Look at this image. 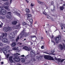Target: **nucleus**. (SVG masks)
<instances>
[{"label":"nucleus","instance_id":"1","mask_svg":"<svg viewBox=\"0 0 65 65\" xmlns=\"http://www.w3.org/2000/svg\"><path fill=\"white\" fill-rule=\"evenodd\" d=\"M29 35H30L29 33L24 32V30H23L20 33L19 36H20V37L21 38V37H27V36H28Z\"/></svg>","mask_w":65,"mask_h":65},{"label":"nucleus","instance_id":"2","mask_svg":"<svg viewBox=\"0 0 65 65\" xmlns=\"http://www.w3.org/2000/svg\"><path fill=\"white\" fill-rule=\"evenodd\" d=\"M9 36L10 38L11 41H12L14 40V39H13V38L15 37V34H14V33L13 32H10V34L9 35Z\"/></svg>","mask_w":65,"mask_h":65},{"label":"nucleus","instance_id":"3","mask_svg":"<svg viewBox=\"0 0 65 65\" xmlns=\"http://www.w3.org/2000/svg\"><path fill=\"white\" fill-rule=\"evenodd\" d=\"M4 5H8L5 6L4 5H3V6L4 8H5L8 11H9V10H10V9L8 8V7H9V6H10V4L9 3V2H7L6 3H5Z\"/></svg>","mask_w":65,"mask_h":65},{"label":"nucleus","instance_id":"4","mask_svg":"<svg viewBox=\"0 0 65 65\" xmlns=\"http://www.w3.org/2000/svg\"><path fill=\"white\" fill-rule=\"evenodd\" d=\"M0 12L1 14L3 15H5L6 13V11L0 6Z\"/></svg>","mask_w":65,"mask_h":65},{"label":"nucleus","instance_id":"5","mask_svg":"<svg viewBox=\"0 0 65 65\" xmlns=\"http://www.w3.org/2000/svg\"><path fill=\"white\" fill-rule=\"evenodd\" d=\"M12 29L11 28L5 27L3 28V30L4 32H8L11 31Z\"/></svg>","mask_w":65,"mask_h":65},{"label":"nucleus","instance_id":"6","mask_svg":"<svg viewBox=\"0 0 65 65\" xmlns=\"http://www.w3.org/2000/svg\"><path fill=\"white\" fill-rule=\"evenodd\" d=\"M3 36H2V35L0 36V40L1 39H2V38H4V37H6L7 34V33L5 32L3 33Z\"/></svg>","mask_w":65,"mask_h":65},{"label":"nucleus","instance_id":"7","mask_svg":"<svg viewBox=\"0 0 65 65\" xmlns=\"http://www.w3.org/2000/svg\"><path fill=\"white\" fill-rule=\"evenodd\" d=\"M55 39L56 41V43H58V41L61 39V37L60 36H59L55 38Z\"/></svg>","mask_w":65,"mask_h":65},{"label":"nucleus","instance_id":"8","mask_svg":"<svg viewBox=\"0 0 65 65\" xmlns=\"http://www.w3.org/2000/svg\"><path fill=\"white\" fill-rule=\"evenodd\" d=\"M63 45H62L61 44H59L58 45V47L60 49H61V50H62L63 49V48H65V45L64 43H63Z\"/></svg>","mask_w":65,"mask_h":65},{"label":"nucleus","instance_id":"9","mask_svg":"<svg viewBox=\"0 0 65 65\" xmlns=\"http://www.w3.org/2000/svg\"><path fill=\"white\" fill-rule=\"evenodd\" d=\"M2 41L4 43H8V39L5 38H2Z\"/></svg>","mask_w":65,"mask_h":65},{"label":"nucleus","instance_id":"10","mask_svg":"<svg viewBox=\"0 0 65 65\" xmlns=\"http://www.w3.org/2000/svg\"><path fill=\"white\" fill-rule=\"evenodd\" d=\"M7 15L6 16L7 18H11V12H8L7 13Z\"/></svg>","mask_w":65,"mask_h":65},{"label":"nucleus","instance_id":"11","mask_svg":"<svg viewBox=\"0 0 65 65\" xmlns=\"http://www.w3.org/2000/svg\"><path fill=\"white\" fill-rule=\"evenodd\" d=\"M14 60L15 61H16V62H20V58L19 57H14Z\"/></svg>","mask_w":65,"mask_h":65},{"label":"nucleus","instance_id":"12","mask_svg":"<svg viewBox=\"0 0 65 65\" xmlns=\"http://www.w3.org/2000/svg\"><path fill=\"white\" fill-rule=\"evenodd\" d=\"M22 25L23 26L24 25H28V26H27L26 27L27 28L28 27H30V26H29V23L28 22H27V24H26V23L25 22H23Z\"/></svg>","mask_w":65,"mask_h":65},{"label":"nucleus","instance_id":"13","mask_svg":"<svg viewBox=\"0 0 65 65\" xmlns=\"http://www.w3.org/2000/svg\"><path fill=\"white\" fill-rule=\"evenodd\" d=\"M12 56H10L9 57V61L11 63H12V62H13V61L12 60Z\"/></svg>","mask_w":65,"mask_h":65},{"label":"nucleus","instance_id":"14","mask_svg":"<svg viewBox=\"0 0 65 65\" xmlns=\"http://www.w3.org/2000/svg\"><path fill=\"white\" fill-rule=\"evenodd\" d=\"M23 49H24V50H25L26 51H30V50L29 49L28 47L26 46L24 47L23 48Z\"/></svg>","mask_w":65,"mask_h":65},{"label":"nucleus","instance_id":"15","mask_svg":"<svg viewBox=\"0 0 65 65\" xmlns=\"http://www.w3.org/2000/svg\"><path fill=\"white\" fill-rule=\"evenodd\" d=\"M5 48H6V49L5 48H3L2 49V52H3V50H4V49H5V50H4V51H6L7 50V49H9V47L7 45L5 47Z\"/></svg>","mask_w":65,"mask_h":65},{"label":"nucleus","instance_id":"16","mask_svg":"<svg viewBox=\"0 0 65 65\" xmlns=\"http://www.w3.org/2000/svg\"><path fill=\"white\" fill-rule=\"evenodd\" d=\"M50 56L49 55H45L44 56V58L46 59L49 60L50 59Z\"/></svg>","mask_w":65,"mask_h":65},{"label":"nucleus","instance_id":"17","mask_svg":"<svg viewBox=\"0 0 65 65\" xmlns=\"http://www.w3.org/2000/svg\"><path fill=\"white\" fill-rule=\"evenodd\" d=\"M5 50V49H3V52L6 55L7 54V50H5V51H4V50Z\"/></svg>","mask_w":65,"mask_h":65},{"label":"nucleus","instance_id":"18","mask_svg":"<svg viewBox=\"0 0 65 65\" xmlns=\"http://www.w3.org/2000/svg\"><path fill=\"white\" fill-rule=\"evenodd\" d=\"M27 20H28V19H30L29 18H31L32 16H31V14H27Z\"/></svg>","mask_w":65,"mask_h":65},{"label":"nucleus","instance_id":"19","mask_svg":"<svg viewBox=\"0 0 65 65\" xmlns=\"http://www.w3.org/2000/svg\"><path fill=\"white\" fill-rule=\"evenodd\" d=\"M31 55H35V51H31L30 52Z\"/></svg>","mask_w":65,"mask_h":65},{"label":"nucleus","instance_id":"20","mask_svg":"<svg viewBox=\"0 0 65 65\" xmlns=\"http://www.w3.org/2000/svg\"><path fill=\"white\" fill-rule=\"evenodd\" d=\"M13 50H19V47H15L12 48Z\"/></svg>","mask_w":65,"mask_h":65},{"label":"nucleus","instance_id":"21","mask_svg":"<svg viewBox=\"0 0 65 65\" xmlns=\"http://www.w3.org/2000/svg\"><path fill=\"white\" fill-rule=\"evenodd\" d=\"M15 45H16V43L15 42H13L12 43L11 45V46H12V47L15 46Z\"/></svg>","mask_w":65,"mask_h":65},{"label":"nucleus","instance_id":"22","mask_svg":"<svg viewBox=\"0 0 65 65\" xmlns=\"http://www.w3.org/2000/svg\"><path fill=\"white\" fill-rule=\"evenodd\" d=\"M47 18L50 19V20H52V21H53V18H52V17H51L50 16H47Z\"/></svg>","mask_w":65,"mask_h":65},{"label":"nucleus","instance_id":"23","mask_svg":"<svg viewBox=\"0 0 65 65\" xmlns=\"http://www.w3.org/2000/svg\"><path fill=\"white\" fill-rule=\"evenodd\" d=\"M17 21H14L12 22V25H16L17 24Z\"/></svg>","mask_w":65,"mask_h":65},{"label":"nucleus","instance_id":"24","mask_svg":"<svg viewBox=\"0 0 65 65\" xmlns=\"http://www.w3.org/2000/svg\"><path fill=\"white\" fill-rule=\"evenodd\" d=\"M20 25V24L17 25L16 27L17 28V29H20V27H21Z\"/></svg>","mask_w":65,"mask_h":65},{"label":"nucleus","instance_id":"25","mask_svg":"<svg viewBox=\"0 0 65 65\" xmlns=\"http://www.w3.org/2000/svg\"><path fill=\"white\" fill-rule=\"evenodd\" d=\"M14 12L15 13L16 15H18V16H20V13L18 12Z\"/></svg>","mask_w":65,"mask_h":65},{"label":"nucleus","instance_id":"26","mask_svg":"<svg viewBox=\"0 0 65 65\" xmlns=\"http://www.w3.org/2000/svg\"><path fill=\"white\" fill-rule=\"evenodd\" d=\"M21 61L22 62H25V59H24V58H21Z\"/></svg>","mask_w":65,"mask_h":65},{"label":"nucleus","instance_id":"27","mask_svg":"<svg viewBox=\"0 0 65 65\" xmlns=\"http://www.w3.org/2000/svg\"><path fill=\"white\" fill-rule=\"evenodd\" d=\"M38 3H39L41 5H44V3H42V2H40L39 1H38Z\"/></svg>","mask_w":65,"mask_h":65},{"label":"nucleus","instance_id":"28","mask_svg":"<svg viewBox=\"0 0 65 65\" xmlns=\"http://www.w3.org/2000/svg\"><path fill=\"white\" fill-rule=\"evenodd\" d=\"M26 12L28 13V12L29 13L30 12V10L28 9H26Z\"/></svg>","mask_w":65,"mask_h":65},{"label":"nucleus","instance_id":"29","mask_svg":"<svg viewBox=\"0 0 65 65\" xmlns=\"http://www.w3.org/2000/svg\"><path fill=\"white\" fill-rule=\"evenodd\" d=\"M18 55H20V54H18V53H17V54H15L14 55V57H18Z\"/></svg>","mask_w":65,"mask_h":65},{"label":"nucleus","instance_id":"30","mask_svg":"<svg viewBox=\"0 0 65 65\" xmlns=\"http://www.w3.org/2000/svg\"><path fill=\"white\" fill-rule=\"evenodd\" d=\"M60 9L61 10H63V9H64V7H63V6L60 7Z\"/></svg>","mask_w":65,"mask_h":65},{"label":"nucleus","instance_id":"31","mask_svg":"<svg viewBox=\"0 0 65 65\" xmlns=\"http://www.w3.org/2000/svg\"><path fill=\"white\" fill-rule=\"evenodd\" d=\"M19 38L20 37H19V36H18V37H17V38L16 39V41H17V42L19 40Z\"/></svg>","mask_w":65,"mask_h":65},{"label":"nucleus","instance_id":"32","mask_svg":"<svg viewBox=\"0 0 65 65\" xmlns=\"http://www.w3.org/2000/svg\"><path fill=\"white\" fill-rule=\"evenodd\" d=\"M29 22L30 23H32L33 22V20H32V19H30L29 20Z\"/></svg>","mask_w":65,"mask_h":65},{"label":"nucleus","instance_id":"33","mask_svg":"<svg viewBox=\"0 0 65 65\" xmlns=\"http://www.w3.org/2000/svg\"><path fill=\"white\" fill-rule=\"evenodd\" d=\"M43 14H44L45 15H46L47 14V13L46 12H45L44 11L43 12Z\"/></svg>","mask_w":65,"mask_h":65},{"label":"nucleus","instance_id":"34","mask_svg":"<svg viewBox=\"0 0 65 65\" xmlns=\"http://www.w3.org/2000/svg\"><path fill=\"white\" fill-rule=\"evenodd\" d=\"M31 38H34V37H36V36H30Z\"/></svg>","mask_w":65,"mask_h":65},{"label":"nucleus","instance_id":"35","mask_svg":"<svg viewBox=\"0 0 65 65\" xmlns=\"http://www.w3.org/2000/svg\"><path fill=\"white\" fill-rule=\"evenodd\" d=\"M57 61H58L59 63H60V61H61V59L59 58L58 59Z\"/></svg>","mask_w":65,"mask_h":65},{"label":"nucleus","instance_id":"36","mask_svg":"<svg viewBox=\"0 0 65 65\" xmlns=\"http://www.w3.org/2000/svg\"><path fill=\"white\" fill-rule=\"evenodd\" d=\"M46 54H48V55H51V54H53V53H46Z\"/></svg>","mask_w":65,"mask_h":65},{"label":"nucleus","instance_id":"37","mask_svg":"<svg viewBox=\"0 0 65 65\" xmlns=\"http://www.w3.org/2000/svg\"><path fill=\"white\" fill-rule=\"evenodd\" d=\"M9 56V54L7 55V59H8V57Z\"/></svg>","mask_w":65,"mask_h":65},{"label":"nucleus","instance_id":"38","mask_svg":"<svg viewBox=\"0 0 65 65\" xmlns=\"http://www.w3.org/2000/svg\"><path fill=\"white\" fill-rule=\"evenodd\" d=\"M36 59H38V60L39 59V57L38 56H36Z\"/></svg>","mask_w":65,"mask_h":65},{"label":"nucleus","instance_id":"39","mask_svg":"<svg viewBox=\"0 0 65 65\" xmlns=\"http://www.w3.org/2000/svg\"><path fill=\"white\" fill-rule=\"evenodd\" d=\"M0 46H3V44H2V43H0Z\"/></svg>","mask_w":65,"mask_h":65},{"label":"nucleus","instance_id":"40","mask_svg":"<svg viewBox=\"0 0 65 65\" xmlns=\"http://www.w3.org/2000/svg\"><path fill=\"white\" fill-rule=\"evenodd\" d=\"M51 52L52 53H54L55 52V51L54 50H52L51 51Z\"/></svg>","mask_w":65,"mask_h":65},{"label":"nucleus","instance_id":"41","mask_svg":"<svg viewBox=\"0 0 65 65\" xmlns=\"http://www.w3.org/2000/svg\"><path fill=\"white\" fill-rule=\"evenodd\" d=\"M3 24L2 23V24H1L0 25V28H1V27H2V26H3Z\"/></svg>","mask_w":65,"mask_h":65},{"label":"nucleus","instance_id":"42","mask_svg":"<svg viewBox=\"0 0 65 65\" xmlns=\"http://www.w3.org/2000/svg\"><path fill=\"white\" fill-rule=\"evenodd\" d=\"M41 48H42V49H43V48H44V46H42L41 47Z\"/></svg>","mask_w":65,"mask_h":65},{"label":"nucleus","instance_id":"43","mask_svg":"<svg viewBox=\"0 0 65 65\" xmlns=\"http://www.w3.org/2000/svg\"><path fill=\"white\" fill-rule=\"evenodd\" d=\"M60 27L61 28V30H63V27H62V26H61Z\"/></svg>","mask_w":65,"mask_h":65},{"label":"nucleus","instance_id":"44","mask_svg":"<svg viewBox=\"0 0 65 65\" xmlns=\"http://www.w3.org/2000/svg\"><path fill=\"white\" fill-rule=\"evenodd\" d=\"M55 60H56V61H58V59L56 57H55Z\"/></svg>","mask_w":65,"mask_h":65},{"label":"nucleus","instance_id":"45","mask_svg":"<svg viewBox=\"0 0 65 65\" xmlns=\"http://www.w3.org/2000/svg\"><path fill=\"white\" fill-rule=\"evenodd\" d=\"M30 27H32V23H30Z\"/></svg>","mask_w":65,"mask_h":65},{"label":"nucleus","instance_id":"46","mask_svg":"<svg viewBox=\"0 0 65 65\" xmlns=\"http://www.w3.org/2000/svg\"><path fill=\"white\" fill-rule=\"evenodd\" d=\"M31 6H34V5H33L32 4V3H31Z\"/></svg>","mask_w":65,"mask_h":65},{"label":"nucleus","instance_id":"47","mask_svg":"<svg viewBox=\"0 0 65 65\" xmlns=\"http://www.w3.org/2000/svg\"><path fill=\"white\" fill-rule=\"evenodd\" d=\"M53 6L54 7V8H53V10H52V11H53V10H54L55 9V6L54 5Z\"/></svg>","mask_w":65,"mask_h":65},{"label":"nucleus","instance_id":"48","mask_svg":"<svg viewBox=\"0 0 65 65\" xmlns=\"http://www.w3.org/2000/svg\"><path fill=\"white\" fill-rule=\"evenodd\" d=\"M51 4L52 5H53V4H54V2H51Z\"/></svg>","mask_w":65,"mask_h":65},{"label":"nucleus","instance_id":"49","mask_svg":"<svg viewBox=\"0 0 65 65\" xmlns=\"http://www.w3.org/2000/svg\"><path fill=\"white\" fill-rule=\"evenodd\" d=\"M21 57H24L25 56L24 55H21Z\"/></svg>","mask_w":65,"mask_h":65},{"label":"nucleus","instance_id":"50","mask_svg":"<svg viewBox=\"0 0 65 65\" xmlns=\"http://www.w3.org/2000/svg\"><path fill=\"white\" fill-rule=\"evenodd\" d=\"M12 1V0H10V4L11 3Z\"/></svg>","mask_w":65,"mask_h":65},{"label":"nucleus","instance_id":"51","mask_svg":"<svg viewBox=\"0 0 65 65\" xmlns=\"http://www.w3.org/2000/svg\"><path fill=\"white\" fill-rule=\"evenodd\" d=\"M63 60H61L60 61V62L61 63H62V62H63Z\"/></svg>","mask_w":65,"mask_h":65},{"label":"nucleus","instance_id":"52","mask_svg":"<svg viewBox=\"0 0 65 65\" xmlns=\"http://www.w3.org/2000/svg\"><path fill=\"white\" fill-rule=\"evenodd\" d=\"M29 56V55H27V56L26 57V58H27V57H28Z\"/></svg>","mask_w":65,"mask_h":65},{"label":"nucleus","instance_id":"53","mask_svg":"<svg viewBox=\"0 0 65 65\" xmlns=\"http://www.w3.org/2000/svg\"><path fill=\"white\" fill-rule=\"evenodd\" d=\"M8 0H2V1H8Z\"/></svg>","mask_w":65,"mask_h":65},{"label":"nucleus","instance_id":"54","mask_svg":"<svg viewBox=\"0 0 65 65\" xmlns=\"http://www.w3.org/2000/svg\"><path fill=\"white\" fill-rule=\"evenodd\" d=\"M2 49L1 48H0V52H2Z\"/></svg>","mask_w":65,"mask_h":65},{"label":"nucleus","instance_id":"55","mask_svg":"<svg viewBox=\"0 0 65 65\" xmlns=\"http://www.w3.org/2000/svg\"><path fill=\"white\" fill-rule=\"evenodd\" d=\"M26 1L27 2V3H29V1H28V0H26Z\"/></svg>","mask_w":65,"mask_h":65},{"label":"nucleus","instance_id":"56","mask_svg":"<svg viewBox=\"0 0 65 65\" xmlns=\"http://www.w3.org/2000/svg\"><path fill=\"white\" fill-rule=\"evenodd\" d=\"M52 38H54V36L53 35H52Z\"/></svg>","mask_w":65,"mask_h":65},{"label":"nucleus","instance_id":"57","mask_svg":"<svg viewBox=\"0 0 65 65\" xmlns=\"http://www.w3.org/2000/svg\"><path fill=\"white\" fill-rule=\"evenodd\" d=\"M62 25L63 27H64V26H65V25L64 24H62Z\"/></svg>","mask_w":65,"mask_h":65},{"label":"nucleus","instance_id":"58","mask_svg":"<svg viewBox=\"0 0 65 65\" xmlns=\"http://www.w3.org/2000/svg\"><path fill=\"white\" fill-rule=\"evenodd\" d=\"M1 60V56H0V61Z\"/></svg>","mask_w":65,"mask_h":65},{"label":"nucleus","instance_id":"59","mask_svg":"<svg viewBox=\"0 0 65 65\" xmlns=\"http://www.w3.org/2000/svg\"><path fill=\"white\" fill-rule=\"evenodd\" d=\"M1 64H3V62H1Z\"/></svg>","mask_w":65,"mask_h":65},{"label":"nucleus","instance_id":"60","mask_svg":"<svg viewBox=\"0 0 65 65\" xmlns=\"http://www.w3.org/2000/svg\"><path fill=\"white\" fill-rule=\"evenodd\" d=\"M51 41H52V42H54V41H53L52 40H51Z\"/></svg>","mask_w":65,"mask_h":65},{"label":"nucleus","instance_id":"61","mask_svg":"<svg viewBox=\"0 0 65 65\" xmlns=\"http://www.w3.org/2000/svg\"><path fill=\"white\" fill-rule=\"evenodd\" d=\"M52 60H54V58H52Z\"/></svg>","mask_w":65,"mask_h":65},{"label":"nucleus","instance_id":"62","mask_svg":"<svg viewBox=\"0 0 65 65\" xmlns=\"http://www.w3.org/2000/svg\"><path fill=\"white\" fill-rule=\"evenodd\" d=\"M26 40V39H24V41H25V40Z\"/></svg>","mask_w":65,"mask_h":65},{"label":"nucleus","instance_id":"63","mask_svg":"<svg viewBox=\"0 0 65 65\" xmlns=\"http://www.w3.org/2000/svg\"><path fill=\"white\" fill-rule=\"evenodd\" d=\"M47 26H49V25L48 24H47Z\"/></svg>","mask_w":65,"mask_h":65},{"label":"nucleus","instance_id":"64","mask_svg":"<svg viewBox=\"0 0 65 65\" xmlns=\"http://www.w3.org/2000/svg\"><path fill=\"white\" fill-rule=\"evenodd\" d=\"M15 9H13V10H14H14H15Z\"/></svg>","mask_w":65,"mask_h":65}]
</instances>
